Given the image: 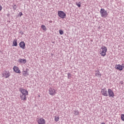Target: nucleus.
<instances>
[{
  "mask_svg": "<svg viewBox=\"0 0 124 124\" xmlns=\"http://www.w3.org/2000/svg\"><path fill=\"white\" fill-rule=\"evenodd\" d=\"M41 28L42 29V30H43L44 31H46V26H45V25H41Z\"/></svg>",
  "mask_w": 124,
  "mask_h": 124,
  "instance_id": "6ab92c4d",
  "label": "nucleus"
},
{
  "mask_svg": "<svg viewBox=\"0 0 124 124\" xmlns=\"http://www.w3.org/2000/svg\"><path fill=\"white\" fill-rule=\"evenodd\" d=\"M19 47L20 48H21V49H23V50H24L25 48L26 47V44H25L24 42H21L19 44Z\"/></svg>",
  "mask_w": 124,
  "mask_h": 124,
  "instance_id": "9b49d317",
  "label": "nucleus"
},
{
  "mask_svg": "<svg viewBox=\"0 0 124 124\" xmlns=\"http://www.w3.org/2000/svg\"><path fill=\"white\" fill-rule=\"evenodd\" d=\"M1 10H2V6L0 5V11H1Z\"/></svg>",
  "mask_w": 124,
  "mask_h": 124,
  "instance_id": "a878e982",
  "label": "nucleus"
},
{
  "mask_svg": "<svg viewBox=\"0 0 124 124\" xmlns=\"http://www.w3.org/2000/svg\"><path fill=\"white\" fill-rule=\"evenodd\" d=\"M67 76H68V79H70V78H71V75L70 73H68L67 74Z\"/></svg>",
  "mask_w": 124,
  "mask_h": 124,
  "instance_id": "4be33fe9",
  "label": "nucleus"
},
{
  "mask_svg": "<svg viewBox=\"0 0 124 124\" xmlns=\"http://www.w3.org/2000/svg\"><path fill=\"white\" fill-rule=\"evenodd\" d=\"M36 122L38 124H46V121L42 117L37 118Z\"/></svg>",
  "mask_w": 124,
  "mask_h": 124,
  "instance_id": "0eeeda50",
  "label": "nucleus"
},
{
  "mask_svg": "<svg viewBox=\"0 0 124 124\" xmlns=\"http://www.w3.org/2000/svg\"><path fill=\"white\" fill-rule=\"evenodd\" d=\"M48 93L49 95H52L54 96L55 94H57V90L53 88L52 87H50L48 89Z\"/></svg>",
  "mask_w": 124,
  "mask_h": 124,
  "instance_id": "7ed1b4c3",
  "label": "nucleus"
},
{
  "mask_svg": "<svg viewBox=\"0 0 124 124\" xmlns=\"http://www.w3.org/2000/svg\"><path fill=\"white\" fill-rule=\"evenodd\" d=\"M95 75L96 77H98V78H100V77H101V74L99 71H96Z\"/></svg>",
  "mask_w": 124,
  "mask_h": 124,
  "instance_id": "4468645a",
  "label": "nucleus"
},
{
  "mask_svg": "<svg viewBox=\"0 0 124 124\" xmlns=\"http://www.w3.org/2000/svg\"><path fill=\"white\" fill-rule=\"evenodd\" d=\"M19 92L21 93L20 95H29V92L25 89L20 88Z\"/></svg>",
  "mask_w": 124,
  "mask_h": 124,
  "instance_id": "39448f33",
  "label": "nucleus"
},
{
  "mask_svg": "<svg viewBox=\"0 0 124 124\" xmlns=\"http://www.w3.org/2000/svg\"><path fill=\"white\" fill-rule=\"evenodd\" d=\"M28 95H20V99L23 101H27V96Z\"/></svg>",
  "mask_w": 124,
  "mask_h": 124,
  "instance_id": "ddd939ff",
  "label": "nucleus"
},
{
  "mask_svg": "<svg viewBox=\"0 0 124 124\" xmlns=\"http://www.w3.org/2000/svg\"><path fill=\"white\" fill-rule=\"evenodd\" d=\"M59 33L61 35H62L63 34V31L62 30H59Z\"/></svg>",
  "mask_w": 124,
  "mask_h": 124,
  "instance_id": "b1692460",
  "label": "nucleus"
},
{
  "mask_svg": "<svg viewBox=\"0 0 124 124\" xmlns=\"http://www.w3.org/2000/svg\"><path fill=\"white\" fill-rule=\"evenodd\" d=\"M75 115H79V111L78 110L74 111Z\"/></svg>",
  "mask_w": 124,
  "mask_h": 124,
  "instance_id": "5701e85b",
  "label": "nucleus"
},
{
  "mask_svg": "<svg viewBox=\"0 0 124 124\" xmlns=\"http://www.w3.org/2000/svg\"><path fill=\"white\" fill-rule=\"evenodd\" d=\"M54 120H55V122H59V121H60V117L55 116L54 117Z\"/></svg>",
  "mask_w": 124,
  "mask_h": 124,
  "instance_id": "a211bd4d",
  "label": "nucleus"
},
{
  "mask_svg": "<svg viewBox=\"0 0 124 124\" xmlns=\"http://www.w3.org/2000/svg\"><path fill=\"white\" fill-rule=\"evenodd\" d=\"M18 62L20 63H26L27 62V60L26 59H19Z\"/></svg>",
  "mask_w": 124,
  "mask_h": 124,
  "instance_id": "2eb2a0df",
  "label": "nucleus"
},
{
  "mask_svg": "<svg viewBox=\"0 0 124 124\" xmlns=\"http://www.w3.org/2000/svg\"><path fill=\"white\" fill-rule=\"evenodd\" d=\"M1 74L2 77H4V78H9L11 75L10 72L8 71H4Z\"/></svg>",
  "mask_w": 124,
  "mask_h": 124,
  "instance_id": "423d86ee",
  "label": "nucleus"
},
{
  "mask_svg": "<svg viewBox=\"0 0 124 124\" xmlns=\"http://www.w3.org/2000/svg\"><path fill=\"white\" fill-rule=\"evenodd\" d=\"M19 14H20V17H21V16L23 15V13H22V12L19 13Z\"/></svg>",
  "mask_w": 124,
  "mask_h": 124,
  "instance_id": "bb28decb",
  "label": "nucleus"
},
{
  "mask_svg": "<svg viewBox=\"0 0 124 124\" xmlns=\"http://www.w3.org/2000/svg\"><path fill=\"white\" fill-rule=\"evenodd\" d=\"M76 5L78 6V7H81V2H77L76 3Z\"/></svg>",
  "mask_w": 124,
  "mask_h": 124,
  "instance_id": "aec40b11",
  "label": "nucleus"
},
{
  "mask_svg": "<svg viewBox=\"0 0 124 124\" xmlns=\"http://www.w3.org/2000/svg\"><path fill=\"white\" fill-rule=\"evenodd\" d=\"M108 93L109 97H113V96H114L115 94L114 93V92L111 89H108Z\"/></svg>",
  "mask_w": 124,
  "mask_h": 124,
  "instance_id": "1a4fd4ad",
  "label": "nucleus"
},
{
  "mask_svg": "<svg viewBox=\"0 0 124 124\" xmlns=\"http://www.w3.org/2000/svg\"><path fill=\"white\" fill-rule=\"evenodd\" d=\"M121 120L124 122V114H121Z\"/></svg>",
  "mask_w": 124,
  "mask_h": 124,
  "instance_id": "412c9836",
  "label": "nucleus"
},
{
  "mask_svg": "<svg viewBox=\"0 0 124 124\" xmlns=\"http://www.w3.org/2000/svg\"><path fill=\"white\" fill-rule=\"evenodd\" d=\"M13 8L14 10H16V9L17 8L16 5H14L13 7Z\"/></svg>",
  "mask_w": 124,
  "mask_h": 124,
  "instance_id": "393cba45",
  "label": "nucleus"
},
{
  "mask_svg": "<svg viewBox=\"0 0 124 124\" xmlns=\"http://www.w3.org/2000/svg\"><path fill=\"white\" fill-rule=\"evenodd\" d=\"M100 13L101 17L103 18H106V17L108 16V13H107V11L105 10L104 9H101Z\"/></svg>",
  "mask_w": 124,
  "mask_h": 124,
  "instance_id": "f03ea898",
  "label": "nucleus"
},
{
  "mask_svg": "<svg viewBox=\"0 0 124 124\" xmlns=\"http://www.w3.org/2000/svg\"><path fill=\"white\" fill-rule=\"evenodd\" d=\"M17 40H14L13 42V46H17Z\"/></svg>",
  "mask_w": 124,
  "mask_h": 124,
  "instance_id": "f3484780",
  "label": "nucleus"
},
{
  "mask_svg": "<svg viewBox=\"0 0 124 124\" xmlns=\"http://www.w3.org/2000/svg\"><path fill=\"white\" fill-rule=\"evenodd\" d=\"M22 74L24 76H27V75H29V73H28V70L26 71H23Z\"/></svg>",
  "mask_w": 124,
  "mask_h": 124,
  "instance_id": "dca6fc26",
  "label": "nucleus"
},
{
  "mask_svg": "<svg viewBox=\"0 0 124 124\" xmlns=\"http://www.w3.org/2000/svg\"><path fill=\"white\" fill-rule=\"evenodd\" d=\"M13 70L16 73H21V71L19 69V67H17V66H14L13 67Z\"/></svg>",
  "mask_w": 124,
  "mask_h": 124,
  "instance_id": "9d476101",
  "label": "nucleus"
},
{
  "mask_svg": "<svg viewBox=\"0 0 124 124\" xmlns=\"http://www.w3.org/2000/svg\"><path fill=\"white\" fill-rule=\"evenodd\" d=\"M101 124H105V123H102Z\"/></svg>",
  "mask_w": 124,
  "mask_h": 124,
  "instance_id": "cd10ccee",
  "label": "nucleus"
},
{
  "mask_svg": "<svg viewBox=\"0 0 124 124\" xmlns=\"http://www.w3.org/2000/svg\"><path fill=\"white\" fill-rule=\"evenodd\" d=\"M107 52V47L106 46H103L101 48L100 54L102 57H105L106 56V53Z\"/></svg>",
  "mask_w": 124,
  "mask_h": 124,
  "instance_id": "f257e3e1",
  "label": "nucleus"
},
{
  "mask_svg": "<svg viewBox=\"0 0 124 124\" xmlns=\"http://www.w3.org/2000/svg\"><path fill=\"white\" fill-rule=\"evenodd\" d=\"M101 93L104 96H108V92L105 89H102L101 90Z\"/></svg>",
  "mask_w": 124,
  "mask_h": 124,
  "instance_id": "f8f14e48",
  "label": "nucleus"
},
{
  "mask_svg": "<svg viewBox=\"0 0 124 124\" xmlns=\"http://www.w3.org/2000/svg\"><path fill=\"white\" fill-rule=\"evenodd\" d=\"M124 64H122V65H121L120 64H116L115 66V69H117V70H120V71H122L123 69H124Z\"/></svg>",
  "mask_w": 124,
  "mask_h": 124,
  "instance_id": "6e6552de",
  "label": "nucleus"
},
{
  "mask_svg": "<svg viewBox=\"0 0 124 124\" xmlns=\"http://www.w3.org/2000/svg\"><path fill=\"white\" fill-rule=\"evenodd\" d=\"M58 15L59 17L62 19H64V18L66 17V14L64 13V12L62 11H58Z\"/></svg>",
  "mask_w": 124,
  "mask_h": 124,
  "instance_id": "20e7f679",
  "label": "nucleus"
}]
</instances>
